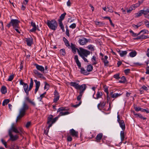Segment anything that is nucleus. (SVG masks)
<instances>
[{
	"label": "nucleus",
	"mask_w": 149,
	"mask_h": 149,
	"mask_svg": "<svg viewBox=\"0 0 149 149\" xmlns=\"http://www.w3.org/2000/svg\"><path fill=\"white\" fill-rule=\"evenodd\" d=\"M29 108V107L27 104L25 102H24L22 107L19 110V114L17 117L16 122L25 115L26 111Z\"/></svg>",
	"instance_id": "obj_1"
},
{
	"label": "nucleus",
	"mask_w": 149,
	"mask_h": 149,
	"mask_svg": "<svg viewBox=\"0 0 149 149\" xmlns=\"http://www.w3.org/2000/svg\"><path fill=\"white\" fill-rule=\"evenodd\" d=\"M69 84L70 86L74 87L76 89L79 90H80V93H83L86 88V85L85 84L80 85L74 82H71L69 83Z\"/></svg>",
	"instance_id": "obj_2"
},
{
	"label": "nucleus",
	"mask_w": 149,
	"mask_h": 149,
	"mask_svg": "<svg viewBox=\"0 0 149 149\" xmlns=\"http://www.w3.org/2000/svg\"><path fill=\"white\" fill-rule=\"evenodd\" d=\"M46 23L49 27L51 29L55 31L57 27V23L54 19L51 21L47 20Z\"/></svg>",
	"instance_id": "obj_3"
},
{
	"label": "nucleus",
	"mask_w": 149,
	"mask_h": 149,
	"mask_svg": "<svg viewBox=\"0 0 149 149\" xmlns=\"http://www.w3.org/2000/svg\"><path fill=\"white\" fill-rule=\"evenodd\" d=\"M74 59L78 68L80 69V72L81 73L85 75H88V73H87V71H86L83 68L81 67V63L78 59L77 55H76L75 56Z\"/></svg>",
	"instance_id": "obj_4"
},
{
	"label": "nucleus",
	"mask_w": 149,
	"mask_h": 149,
	"mask_svg": "<svg viewBox=\"0 0 149 149\" xmlns=\"http://www.w3.org/2000/svg\"><path fill=\"white\" fill-rule=\"evenodd\" d=\"M20 21L17 19H12L10 22L6 26L9 28L10 26H12L13 28H19V23Z\"/></svg>",
	"instance_id": "obj_5"
},
{
	"label": "nucleus",
	"mask_w": 149,
	"mask_h": 149,
	"mask_svg": "<svg viewBox=\"0 0 149 149\" xmlns=\"http://www.w3.org/2000/svg\"><path fill=\"white\" fill-rule=\"evenodd\" d=\"M79 49L80 51L79 50H78V53L79 56H80V55H81L87 57L90 54V52L89 51L81 47Z\"/></svg>",
	"instance_id": "obj_6"
},
{
	"label": "nucleus",
	"mask_w": 149,
	"mask_h": 149,
	"mask_svg": "<svg viewBox=\"0 0 149 149\" xmlns=\"http://www.w3.org/2000/svg\"><path fill=\"white\" fill-rule=\"evenodd\" d=\"M8 135L10 136V138L8 140L9 141L10 140L12 141H14L17 140L19 138V137L17 135H13L12 133L11 130H9Z\"/></svg>",
	"instance_id": "obj_7"
},
{
	"label": "nucleus",
	"mask_w": 149,
	"mask_h": 149,
	"mask_svg": "<svg viewBox=\"0 0 149 149\" xmlns=\"http://www.w3.org/2000/svg\"><path fill=\"white\" fill-rule=\"evenodd\" d=\"M117 121L122 130H124L125 128V124L124 120H120L119 115H118L117 116Z\"/></svg>",
	"instance_id": "obj_8"
},
{
	"label": "nucleus",
	"mask_w": 149,
	"mask_h": 149,
	"mask_svg": "<svg viewBox=\"0 0 149 149\" xmlns=\"http://www.w3.org/2000/svg\"><path fill=\"white\" fill-rule=\"evenodd\" d=\"M69 133L70 135H72L73 136H75L76 137H78V132L75 131L73 129H72L70 130Z\"/></svg>",
	"instance_id": "obj_9"
},
{
	"label": "nucleus",
	"mask_w": 149,
	"mask_h": 149,
	"mask_svg": "<svg viewBox=\"0 0 149 149\" xmlns=\"http://www.w3.org/2000/svg\"><path fill=\"white\" fill-rule=\"evenodd\" d=\"M79 42L80 45H86V43L88 42V40L86 38H83L81 39H79Z\"/></svg>",
	"instance_id": "obj_10"
},
{
	"label": "nucleus",
	"mask_w": 149,
	"mask_h": 149,
	"mask_svg": "<svg viewBox=\"0 0 149 149\" xmlns=\"http://www.w3.org/2000/svg\"><path fill=\"white\" fill-rule=\"evenodd\" d=\"M34 81L36 84V88L35 90V93L36 94L39 89L40 84V82L38 81L36 79L34 80Z\"/></svg>",
	"instance_id": "obj_11"
},
{
	"label": "nucleus",
	"mask_w": 149,
	"mask_h": 149,
	"mask_svg": "<svg viewBox=\"0 0 149 149\" xmlns=\"http://www.w3.org/2000/svg\"><path fill=\"white\" fill-rule=\"evenodd\" d=\"M103 136V134L102 133H100L98 134L95 137V141L97 142H99L102 139Z\"/></svg>",
	"instance_id": "obj_12"
},
{
	"label": "nucleus",
	"mask_w": 149,
	"mask_h": 149,
	"mask_svg": "<svg viewBox=\"0 0 149 149\" xmlns=\"http://www.w3.org/2000/svg\"><path fill=\"white\" fill-rule=\"evenodd\" d=\"M70 44L71 46H70V47H71L73 53L74 54L76 53L77 50V52H78V50H79V49L76 47V45L72 43H71Z\"/></svg>",
	"instance_id": "obj_13"
},
{
	"label": "nucleus",
	"mask_w": 149,
	"mask_h": 149,
	"mask_svg": "<svg viewBox=\"0 0 149 149\" xmlns=\"http://www.w3.org/2000/svg\"><path fill=\"white\" fill-rule=\"evenodd\" d=\"M25 41L26 42L28 46H31L33 43V39L31 38H29L26 39Z\"/></svg>",
	"instance_id": "obj_14"
},
{
	"label": "nucleus",
	"mask_w": 149,
	"mask_h": 149,
	"mask_svg": "<svg viewBox=\"0 0 149 149\" xmlns=\"http://www.w3.org/2000/svg\"><path fill=\"white\" fill-rule=\"evenodd\" d=\"M34 65L36 66V68L38 70L42 72L44 71L45 69L44 67L42 66L39 65L37 64H35Z\"/></svg>",
	"instance_id": "obj_15"
},
{
	"label": "nucleus",
	"mask_w": 149,
	"mask_h": 149,
	"mask_svg": "<svg viewBox=\"0 0 149 149\" xmlns=\"http://www.w3.org/2000/svg\"><path fill=\"white\" fill-rule=\"evenodd\" d=\"M28 87V85L26 83L24 84L23 85L24 90L27 95H28L29 92L30 91L29 90Z\"/></svg>",
	"instance_id": "obj_16"
},
{
	"label": "nucleus",
	"mask_w": 149,
	"mask_h": 149,
	"mask_svg": "<svg viewBox=\"0 0 149 149\" xmlns=\"http://www.w3.org/2000/svg\"><path fill=\"white\" fill-rule=\"evenodd\" d=\"M94 94L93 95V97L96 99H97L98 98H100L102 95V93L100 91H98L97 94H96V97H94Z\"/></svg>",
	"instance_id": "obj_17"
},
{
	"label": "nucleus",
	"mask_w": 149,
	"mask_h": 149,
	"mask_svg": "<svg viewBox=\"0 0 149 149\" xmlns=\"http://www.w3.org/2000/svg\"><path fill=\"white\" fill-rule=\"evenodd\" d=\"M118 52L120 56L121 57L124 56L125 55H126L127 53V51H121L119 50Z\"/></svg>",
	"instance_id": "obj_18"
},
{
	"label": "nucleus",
	"mask_w": 149,
	"mask_h": 149,
	"mask_svg": "<svg viewBox=\"0 0 149 149\" xmlns=\"http://www.w3.org/2000/svg\"><path fill=\"white\" fill-rule=\"evenodd\" d=\"M58 117H55L54 118H52V123L51 124H49V125H48V129H49V128L52 126V124L54 123L57 121V120L58 119Z\"/></svg>",
	"instance_id": "obj_19"
},
{
	"label": "nucleus",
	"mask_w": 149,
	"mask_h": 149,
	"mask_svg": "<svg viewBox=\"0 0 149 149\" xmlns=\"http://www.w3.org/2000/svg\"><path fill=\"white\" fill-rule=\"evenodd\" d=\"M1 91L2 94H5L7 92L6 87L5 86H2L1 89Z\"/></svg>",
	"instance_id": "obj_20"
},
{
	"label": "nucleus",
	"mask_w": 149,
	"mask_h": 149,
	"mask_svg": "<svg viewBox=\"0 0 149 149\" xmlns=\"http://www.w3.org/2000/svg\"><path fill=\"white\" fill-rule=\"evenodd\" d=\"M63 40L65 45L67 47H68V48H69L70 45L68 41L64 37L63 38Z\"/></svg>",
	"instance_id": "obj_21"
},
{
	"label": "nucleus",
	"mask_w": 149,
	"mask_h": 149,
	"mask_svg": "<svg viewBox=\"0 0 149 149\" xmlns=\"http://www.w3.org/2000/svg\"><path fill=\"white\" fill-rule=\"evenodd\" d=\"M136 15L135 16V17H139L141 16L142 14L144 15V13L143 12V10H139V12L136 13Z\"/></svg>",
	"instance_id": "obj_22"
},
{
	"label": "nucleus",
	"mask_w": 149,
	"mask_h": 149,
	"mask_svg": "<svg viewBox=\"0 0 149 149\" xmlns=\"http://www.w3.org/2000/svg\"><path fill=\"white\" fill-rule=\"evenodd\" d=\"M96 25L99 26H104L105 24L103 22L95 21V22Z\"/></svg>",
	"instance_id": "obj_23"
},
{
	"label": "nucleus",
	"mask_w": 149,
	"mask_h": 149,
	"mask_svg": "<svg viewBox=\"0 0 149 149\" xmlns=\"http://www.w3.org/2000/svg\"><path fill=\"white\" fill-rule=\"evenodd\" d=\"M53 118V116L52 115H50L47 118V124L49 125V124L52 123V119Z\"/></svg>",
	"instance_id": "obj_24"
},
{
	"label": "nucleus",
	"mask_w": 149,
	"mask_h": 149,
	"mask_svg": "<svg viewBox=\"0 0 149 149\" xmlns=\"http://www.w3.org/2000/svg\"><path fill=\"white\" fill-rule=\"evenodd\" d=\"M26 100L31 103V104H32L34 106H36V104L35 103L32 101H31V100L29 98V97H27L25 98Z\"/></svg>",
	"instance_id": "obj_25"
},
{
	"label": "nucleus",
	"mask_w": 149,
	"mask_h": 149,
	"mask_svg": "<svg viewBox=\"0 0 149 149\" xmlns=\"http://www.w3.org/2000/svg\"><path fill=\"white\" fill-rule=\"evenodd\" d=\"M66 13H64L61 15L60 16L59 19H58V21L62 22V21L64 19Z\"/></svg>",
	"instance_id": "obj_26"
},
{
	"label": "nucleus",
	"mask_w": 149,
	"mask_h": 149,
	"mask_svg": "<svg viewBox=\"0 0 149 149\" xmlns=\"http://www.w3.org/2000/svg\"><path fill=\"white\" fill-rule=\"evenodd\" d=\"M91 61L92 62V64L93 65H95L97 63V61L96 60V57L93 56L92 58H91Z\"/></svg>",
	"instance_id": "obj_27"
},
{
	"label": "nucleus",
	"mask_w": 149,
	"mask_h": 149,
	"mask_svg": "<svg viewBox=\"0 0 149 149\" xmlns=\"http://www.w3.org/2000/svg\"><path fill=\"white\" fill-rule=\"evenodd\" d=\"M11 130L13 131L16 133H18L19 132V131L14 127L13 125H12Z\"/></svg>",
	"instance_id": "obj_28"
},
{
	"label": "nucleus",
	"mask_w": 149,
	"mask_h": 149,
	"mask_svg": "<svg viewBox=\"0 0 149 149\" xmlns=\"http://www.w3.org/2000/svg\"><path fill=\"white\" fill-rule=\"evenodd\" d=\"M93 69V66L91 64L87 65L86 70L87 71L90 72L92 71Z\"/></svg>",
	"instance_id": "obj_29"
},
{
	"label": "nucleus",
	"mask_w": 149,
	"mask_h": 149,
	"mask_svg": "<svg viewBox=\"0 0 149 149\" xmlns=\"http://www.w3.org/2000/svg\"><path fill=\"white\" fill-rule=\"evenodd\" d=\"M124 130H123V131H121L120 133L121 140L122 141H123L125 138L124 132Z\"/></svg>",
	"instance_id": "obj_30"
},
{
	"label": "nucleus",
	"mask_w": 149,
	"mask_h": 149,
	"mask_svg": "<svg viewBox=\"0 0 149 149\" xmlns=\"http://www.w3.org/2000/svg\"><path fill=\"white\" fill-rule=\"evenodd\" d=\"M137 54V53L135 51L131 52L129 54V56L131 57H133L135 56Z\"/></svg>",
	"instance_id": "obj_31"
},
{
	"label": "nucleus",
	"mask_w": 149,
	"mask_h": 149,
	"mask_svg": "<svg viewBox=\"0 0 149 149\" xmlns=\"http://www.w3.org/2000/svg\"><path fill=\"white\" fill-rule=\"evenodd\" d=\"M33 84V82L32 78L31 79L29 87V90L30 91L32 88Z\"/></svg>",
	"instance_id": "obj_32"
},
{
	"label": "nucleus",
	"mask_w": 149,
	"mask_h": 149,
	"mask_svg": "<svg viewBox=\"0 0 149 149\" xmlns=\"http://www.w3.org/2000/svg\"><path fill=\"white\" fill-rule=\"evenodd\" d=\"M10 149H19V147L15 144H11Z\"/></svg>",
	"instance_id": "obj_33"
},
{
	"label": "nucleus",
	"mask_w": 149,
	"mask_h": 149,
	"mask_svg": "<svg viewBox=\"0 0 149 149\" xmlns=\"http://www.w3.org/2000/svg\"><path fill=\"white\" fill-rule=\"evenodd\" d=\"M59 25V26L61 29L62 30L63 32L65 31V29H64V26L62 23V22L58 21Z\"/></svg>",
	"instance_id": "obj_34"
},
{
	"label": "nucleus",
	"mask_w": 149,
	"mask_h": 149,
	"mask_svg": "<svg viewBox=\"0 0 149 149\" xmlns=\"http://www.w3.org/2000/svg\"><path fill=\"white\" fill-rule=\"evenodd\" d=\"M107 8L108 9V11L110 13H113V7L109 6H107Z\"/></svg>",
	"instance_id": "obj_35"
},
{
	"label": "nucleus",
	"mask_w": 149,
	"mask_h": 149,
	"mask_svg": "<svg viewBox=\"0 0 149 149\" xmlns=\"http://www.w3.org/2000/svg\"><path fill=\"white\" fill-rule=\"evenodd\" d=\"M10 102V100L8 99H5L3 101L2 103V105L4 106L6 105H7Z\"/></svg>",
	"instance_id": "obj_36"
},
{
	"label": "nucleus",
	"mask_w": 149,
	"mask_h": 149,
	"mask_svg": "<svg viewBox=\"0 0 149 149\" xmlns=\"http://www.w3.org/2000/svg\"><path fill=\"white\" fill-rule=\"evenodd\" d=\"M126 81V79L125 76H123L121 78V80L119 81L120 83H125Z\"/></svg>",
	"instance_id": "obj_37"
},
{
	"label": "nucleus",
	"mask_w": 149,
	"mask_h": 149,
	"mask_svg": "<svg viewBox=\"0 0 149 149\" xmlns=\"http://www.w3.org/2000/svg\"><path fill=\"white\" fill-rule=\"evenodd\" d=\"M70 113V112L68 111H65V112H63L62 111L60 112L59 116H64Z\"/></svg>",
	"instance_id": "obj_38"
},
{
	"label": "nucleus",
	"mask_w": 149,
	"mask_h": 149,
	"mask_svg": "<svg viewBox=\"0 0 149 149\" xmlns=\"http://www.w3.org/2000/svg\"><path fill=\"white\" fill-rule=\"evenodd\" d=\"M143 10L144 15H147L149 13V8H148L146 9L144 8Z\"/></svg>",
	"instance_id": "obj_39"
},
{
	"label": "nucleus",
	"mask_w": 149,
	"mask_h": 149,
	"mask_svg": "<svg viewBox=\"0 0 149 149\" xmlns=\"http://www.w3.org/2000/svg\"><path fill=\"white\" fill-rule=\"evenodd\" d=\"M141 22H140L139 23H138L137 25L133 24L132 25V26L133 27L137 29L139 27L141 26Z\"/></svg>",
	"instance_id": "obj_40"
},
{
	"label": "nucleus",
	"mask_w": 149,
	"mask_h": 149,
	"mask_svg": "<svg viewBox=\"0 0 149 149\" xmlns=\"http://www.w3.org/2000/svg\"><path fill=\"white\" fill-rule=\"evenodd\" d=\"M60 53L61 55L65 56V50L64 49H61L60 51Z\"/></svg>",
	"instance_id": "obj_41"
},
{
	"label": "nucleus",
	"mask_w": 149,
	"mask_h": 149,
	"mask_svg": "<svg viewBox=\"0 0 149 149\" xmlns=\"http://www.w3.org/2000/svg\"><path fill=\"white\" fill-rule=\"evenodd\" d=\"M46 93V92H45L43 93L42 94L40 95V96L38 98V99L40 101H41V100L43 97H44Z\"/></svg>",
	"instance_id": "obj_42"
},
{
	"label": "nucleus",
	"mask_w": 149,
	"mask_h": 149,
	"mask_svg": "<svg viewBox=\"0 0 149 149\" xmlns=\"http://www.w3.org/2000/svg\"><path fill=\"white\" fill-rule=\"evenodd\" d=\"M102 60L104 63V66H107L108 65L107 64L109 63V61L107 60H104V58H102Z\"/></svg>",
	"instance_id": "obj_43"
},
{
	"label": "nucleus",
	"mask_w": 149,
	"mask_h": 149,
	"mask_svg": "<svg viewBox=\"0 0 149 149\" xmlns=\"http://www.w3.org/2000/svg\"><path fill=\"white\" fill-rule=\"evenodd\" d=\"M121 94H118V93H114L112 95L111 97L112 98H116L120 95Z\"/></svg>",
	"instance_id": "obj_44"
},
{
	"label": "nucleus",
	"mask_w": 149,
	"mask_h": 149,
	"mask_svg": "<svg viewBox=\"0 0 149 149\" xmlns=\"http://www.w3.org/2000/svg\"><path fill=\"white\" fill-rule=\"evenodd\" d=\"M140 4L141 3L140 2V1H139L138 3H136L135 4H134L132 6H133L134 9H135V8L139 6Z\"/></svg>",
	"instance_id": "obj_45"
},
{
	"label": "nucleus",
	"mask_w": 149,
	"mask_h": 149,
	"mask_svg": "<svg viewBox=\"0 0 149 149\" xmlns=\"http://www.w3.org/2000/svg\"><path fill=\"white\" fill-rule=\"evenodd\" d=\"M18 130L19 131V134L21 135L22 136V134L23 133L24 131L22 129L21 127L18 128Z\"/></svg>",
	"instance_id": "obj_46"
},
{
	"label": "nucleus",
	"mask_w": 149,
	"mask_h": 149,
	"mask_svg": "<svg viewBox=\"0 0 149 149\" xmlns=\"http://www.w3.org/2000/svg\"><path fill=\"white\" fill-rule=\"evenodd\" d=\"M134 9L132 6H131L129 8V9L127 10V13H130Z\"/></svg>",
	"instance_id": "obj_47"
},
{
	"label": "nucleus",
	"mask_w": 149,
	"mask_h": 149,
	"mask_svg": "<svg viewBox=\"0 0 149 149\" xmlns=\"http://www.w3.org/2000/svg\"><path fill=\"white\" fill-rule=\"evenodd\" d=\"M83 94V93L79 92V95L77 96V99L78 101H81L80 100Z\"/></svg>",
	"instance_id": "obj_48"
},
{
	"label": "nucleus",
	"mask_w": 149,
	"mask_h": 149,
	"mask_svg": "<svg viewBox=\"0 0 149 149\" xmlns=\"http://www.w3.org/2000/svg\"><path fill=\"white\" fill-rule=\"evenodd\" d=\"M104 91L107 93V94L108 95L109 94V91L108 87L106 86H104Z\"/></svg>",
	"instance_id": "obj_49"
},
{
	"label": "nucleus",
	"mask_w": 149,
	"mask_h": 149,
	"mask_svg": "<svg viewBox=\"0 0 149 149\" xmlns=\"http://www.w3.org/2000/svg\"><path fill=\"white\" fill-rule=\"evenodd\" d=\"M14 77V75H10L7 80L9 81H11L13 79Z\"/></svg>",
	"instance_id": "obj_50"
},
{
	"label": "nucleus",
	"mask_w": 149,
	"mask_h": 149,
	"mask_svg": "<svg viewBox=\"0 0 149 149\" xmlns=\"http://www.w3.org/2000/svg\"><path fill=\"white\" fill-rule=\"evenodd\" d=\"M54 97H60L59 94L56 90H55L54 92Z\"/></svg>",
	"instance_id": "obj_51"
},
{
	"label": "nucleus",
	"mask_w": 149,
	"mask_h": 149,
	"mask_svg": "<svg viewBox=\"0 0 149 149\" xmlns=\"http://www.w3.org/2000/svg\"><path fill=\"white\" fill-rule=\"evenodd\" d=\"M129 32L132 34V35L133 37H135L137 36L136 33H134L132 30H130Z\"/></svg>",
	"instance_id": "obj_52"
},
{
	"label": "nucleus",
	"mask_w": 149,
	"mask_h": 149,
	"mask_svg": "<svg viewBox=\"0 0 149 149\" xmlns=\"http://www.w3.org/2000/svg\"><path fill=\"white\" fill-rule=\"evenodd\" d=\"M81 101H80L79 102V104H77L76 105H73V104H71L72 107H74L75 108H77V107H78V106H79L81 104Z\"/></svg>",
	"instance_id": "obj_53"
},
{
	"label": "nucleus",
	"mask_w": 149,
	"mask_h": 149,
	"mask_svg": "<svg viewBox=\"0 0 149 149\" xmlns=\"http://www.w3.org/2000/svg\"><path fill=\"white\" fill-rule=\"evenodd\" d=\"M137 117H138L141 119H143V120H146V118L143 117L141 114L139 113H138V115L137 116Z\"/></svg>",
	"instance_id": "obj_54"
},
{
	"label": "nucleus",
	"mask_w": 149,
	"mask_h": 149,
	"mask_svg": "<svg viewBox=\"0 0 149 149\" xmlns=\"http://www.w3.org/2000/svg\"><path fill=\"white\" fill-rule=\"evenodd\" d=\"M66 110V109L64 107H60L58 109L57 112H61V111H65Z\"/></svg>",
	"instance_id": "obj_55"
},
{
	"label": "nucleus",
	"mask_w": 149,
	"mask_h": 149,
	"mask_svg": "<svg viewBox=\"0 0 149 149\" xmlns=\"http://www.w3.org/2000/svg\"><path fill=\"white\" fill-rule=\"evenodd\" d=\"M88 49L91 50V51H94V47L92 45H90L88 46Z\"/></svg>",
	"instance_id": "obj_56"
},
{
	"label": "nucleus",
	"mask_w": 149,
	"mask_h": 149,
	"mask_svg": "<svg viewBox=\"0 0 149 149\" xmlns=\"http://www.w3.org/2000/svg\"><path fill=\"white\" fill-rule=\"evenodd\" d=\"M49 85L46 82H45V84L44 87V89H49Z\"/></svg>",
	"instance_id": "obj_57"
},
{
	"label": "nucleus",
	"mask_w": 149,
	"mask_h": 149,
	"mask_svg": "<svg viewBox=\"0 0 149 149\" xmlns=\"http://www.w3.org/2000/svg\"><path fill=\"white\" fill-rule=\"evenodd\" d=\"M120 74L118 73L114 74L113 75V77L116 79H118L120 78L119 77Z\"/></svg>",
	"instance_id": "obj_58"
},
{
	"label": "nucleus",
	"mask_w": 149,
	"mask_h": 149,
	"mask_svg": "<svg viewBox=\"0 0 149 149\" xmlns=\"http://www.w3.org/2000/svg\"><path fill=\"white\" fill-rule=\"evenodd\" d=\"M69 27L72 29H74L76 27V24L75 23H73Z\"/></svg>",
	"instance_id": "obj_59"
},
{
	"label": "nucleus",
	"mask_w": 149,
	"mask_h": 149,
	"mask_svg": "<svg viewBox=\"0 0 149 149\" xmlns=\"http://www.w3.org/2000/svg\"><path fill=\"white\" fill-rule=\"evenodd\" d=\"M134 108L135 109V110L137 111H141V110L142 109L140 107H134Z\"/></svg>",
	"instance_id": "obj_60"
},
{
	"label": "nucleus",
	"mask_w": 149,
	"mask_h": 149,
	"mask_svg": "<svg viewBox=\"0 0 149 149\" xmlns=\"http://www.w3.org/2000/svg\"><path fill=\"white\" fill-rule=\"evenodd\" d=\"M141 39H145L146 38H149V36H145L143 35H141Z\"/></svg>",
	"instance_id": "obj_61"
},
{
	"label": "nucleus",
	"mask_w": 149,
	"mask_h": 149,
	"mask_svg": "<svg viewBox=\"0 0 149 149\" xmlns=\"http://www.w3.org/2000/svg\"><path fill=\"white\" fill-rule=\"evenodd\" d=\"M130 69H127L124 70V73L126 74H127L130 72Z\"/></svg>",
	"instance_id": "obj_62"
},
{
	"label": "nucleus",
	"mask_w": 149,
	"mask_h": 149,
	"mask_svg": "<svg viewBox=\"0 0 149 149\" xmlns=\"http://www.w3.org/2000/svg\"><path fill=\"white\" fill-rule=\"evenodd\" d=\"M81 57L83 58V59L84 60V61L86 62H88V60L85 58V57L84 56H83V55H80V56Z\"/></svg>",
	"instance_id": "obj_63"
},
{
	"label": "nucleus",
	"mask_w": 149,
	"mask_h": 149,
	"mask_svg": "<svg viewBox=\"0 0 149 149\" xmlns=\"http://www.w3.org/2000/svg\"><path fill=\"white\" fill-rule=\"evenodd\" d=\"M145 24L147 27L149 28V22L148 20H146L145 21Z\"/></svg>",
	"instance_id": "obj_64"
}]
</instances>
